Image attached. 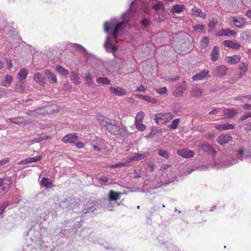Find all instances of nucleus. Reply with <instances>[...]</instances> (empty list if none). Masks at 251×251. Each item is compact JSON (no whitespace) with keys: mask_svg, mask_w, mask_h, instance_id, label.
Masks as SVG:
<instances>
[{"mask_svg":"<svg viewBox=\"0 0 251 251\" xmlns=\"http://www.w3.org/2000/svg\"><path fill=\"white\" fill-rule=\"evenodd\" d=\"M139 1H133L130 5V9L122 15V22H120L116 18H112L110 21H107L104 25V31L108 34L106 40L104 43V48L108 52H112L117 50V47L112 44L111 37L113 36L115 42H117L119 31L122 30L126 25L128 20L131 18L135 12L134 6L136 5Z\"/></svg>","mask_w":251,"mask_h":251,"instance_id":"obj_1","label":"nucleus"},{"mask_svg":"<svg viewBox=\"0 0 251 251\" xmlns=\"http://www.w3.org/2000/svg\"><path fill=\"white\" fill-rule=\"evenodd\" d=\"M97 119L100 124L104 126L109 132L114 135H123L127 133L126 127L123 125L120 126L115 120H112L102 115L97 116Z\"/></svg>","mask_w":251,"mask_h":251,"instance_id":"obj_2","label":"nucleus"},{"mask_svg":"<svg viewBox=\"0 0 251 251\" xmlns=\"http://www.w3.org/2000/svg\"><path fill=\"white\" fill-rule=\"evenodd\" d=\"M250 150H245L244 147H240L236 151V157L226 160L225 162H221L222 166L229 167L233 165L238 164L240 161L244 160L248 161Z\"/></svg>","mask_w":251,"mask_h":251,"instance_id":"obj_3","label":"nucleus"},{"mask_svg":"<svg viewBox=\"0 0 251 251\" xmlns=\"http://www.w3.org/2000/svg\"><path fill=\"white\" fill-rule=\"evenodd\" d=\"M155 121L158 124H163L173 118V116L171 113L168 112L165 113H158L155 115Z\"/></svg>","mask_w":251,"mask_h":251,"instance_id":"obj_4","label":"nucleus"},{"mask_svg":"<svg viewBox=\"0 0 251 251\" xmlns=\"http://www.w3.org/2000/svg\"><path fill=\"white\" fill-rule=\"evenodd\" d=\"M27 235H30L29 240H31V243L28 244L29 246L31 245V247L36 248V244L40 243V234L39 232L30 229L28 232Z\"/></svg>","mask_w":251,"mask_h":251,"instance_id":"obj_5","label":"nucleus"},{"mask_svg":"<svg viewBox=\"0 0 251 251\" xmlns=\"http://www.w3.org/2000/svg\"><path fill=\"white\" fill-rule=\"evenodd\" d=\"M228 23L232 27L241 28L246 23V20L244 17L234 16L228 18Z\"/></svg>","mask_w":251,"mask_h":251,"instance_id":"obj_6","label":"nucleus"},{"mask_svg":"<svg viewBox=\"0 0 251 251\" xmlns=\"http://www.w3.org/2000/svg\"><path fill=\"white\" fill-rule=\"evenodd\" d=\"M145 117V113L143 111H140L137 113L135 117L134 125L136 128L143 131L146 128V126L143 124V120Z\"/></svg>","mask_w":251,"mask_h":251,"instance_id":"obj_7","label":"nucleus"},{"mask_svg":"<svg viewBox=\"0 0 251 251\" xmlns=\"http://www.w3.org/2000/svg\"><path fill=\"white\" fill-rule=\"evenodd\" d=\"M227 68L224 65H219L212 71L213 75L221 77L226 75Z\"/></svg>","mask_w":251,"mask_h":251,"instance_id":"obj_8","label":"nucleus"},{"mask_svg":"<svg viewBox=\"0 0 251 251\" xmlns=\"http://www.w3.org/2000/svg\"><path fill=\"white\" fill-rule=\"evenodd\" d=\"M210 77L209 71L207 70H203L199 73L196 74L192 77L193 81L201 80Z\"/></svg>","mask_w":251,"mask_h":251,"instance_id":"obj_9","label":"nucleus"},{"mask_svg":"<svg viewBox=\"0 0 251 251\" xmlns=\"http://www.w3.org/2000/svg\"><path fill=\"white\" fill-rule=\"evenodd\" d=\"M78 140V136L76 133L68 134L64 136L62 141L65 143L74 144Z\"/></svg>","mask_w":251,"mask_h":251,"instance_id":"obj_10","label":"nucleus"},{"mask_svg":"<svg viewBox=\"0 0 251 251\" xmlns=\"http://www.w3.org/2000/svg\"><path fill=\"white\" fill-rule=\"evenodd\" d=\"M222 113L225 118L231 119L237 114V111L234 108H222Z\"/></svg>","mask_w":251,"mask_h":251,"instance_id":"obj_11","label":"nucleus"},{"mask_svg":"<svg viewBox=\"0 0 251 251\" xmlns=\"http://www.w3.org/2000/svg\"><path fill=\"white\" fill-rule=\"evenodd\" d=\"M201 148L202 151L206 152L208 154L214 155L215 154L216 151L214 147L208 143H203L201 145Z\"/></svg>","mask_w":251,"mask_h":251,"instance_id":"obj_12","label":"nucleus"},{"mask_svg":"<svg viewBox=\"0 0 251 251\" xmlns=\"http://www.w3.org/2000/svg\"><path fill=\"white\" fill-rule=\"evenodd\" d=\"M177 154L183 158H191L194 156V152L188 149H182L177 151Z\"/></svg>","mask_w":251,"mask_h":251,"instance_id":"obj_13","label":"nucleus"},{"mask_svg":"<svg viewBox=\"0 0 251 251\" xmlns=\"http://www.w3.org/2000/svg\"><path fill=\"white\" fill-rule=\"evenodd\" d=\"M110 92L118 96H123L126 94V90L120 87L111 86L109 88Z\"/></svg>","mask_w":251,"mask_h":251,"instance_id":"obj_14","label":"nucleus"},{"mask_svg":"<svg viewBox=\"0 0 251 251\" xmlns=\"http://www.w3.org/2000/svg\"><path fill=\"white\" fill-rule=\"evenodd\" d=\"M2 181L3 182L1 189L4 193H6L11 187L12 184V178L9 176L6 177L4 179H2Z\"/></svg>","mask_w":251,"mask_h":251,"instance_id":"obj_15","label":"nucleus"},{"mask_svg":"<svg viewBox=\"0 0 251 251\" xmlns=\"http://www.w3.org/2000/svg\"><path fill=\"white\" fill-rule=\"evenodd\" d=\"M232 140V137L231 135L229 134H223L218 137L217 142L219 144L223 145L230 141H231Z\"/></svg>","mask_w":251,"mask_h":251,"instance_id":"obj_16","label":"nucleus"},{"mask_svg":"<svg viewBox=\"0 0 251 251\" xmlns=\"http://www.w3.org/2000/svg\"><path fill=\"white\" fill-rule=\"evenodd\" d=\"M185 8V6L183 4H175L172 6L170 11L172 14H180Z\"/></svg>","mask_w":251,"mask_h":251,"instance_id":"obj_17","label":"nucleus"},{"mask_svg":"<svg viewBox=\"0 0 251 251\" xmlns=\"http://www.w3.org/2000/svg\"><path fill=\"white\" fill-rule=\"evenodd\" d=\"M224 46L232 49L238 50L241 47V45L235 41L225 40L223 42Z\"/></svg>","mask_w":251,"mask_h":251,"instance_id":"obj_18","label":"nucleus"},{"mask_svg":"<svg viewBox=\"0 0 251 251\" xmlns=\"http://www.w3.org/2000/svg\"><path fill=\"white\" fill-rule=\"evenodd\" d=\"M13 81V77L10 75H6L3 76L2 79L1 80L0 84L2 86L4 87H9Z\"/></svg>","mask_w":251,"mask_h":251,"instance_id":"obj_19","label":"nucleus"},{"mask_svg":"<svg viewBox=\"0 0 251 251\" xmlns=\"http://www.w3.org/2000/svg\"><path fill=\"white\" fill-rule=\"evenodd\" d=\"M45 111L43 107H39L35 110H29L26 112V114L29 116L35 117L40 114H45Z\"/></svg>","mask_w":251,"mask_h":251,"instance_id":"obj_20","label":"nucleus"},{"mask_svg":"<svg viewBox=\"0 0 251 251\" xmlns=\"http://www.w3.org/2000/svg\"><path fill=\"white\" fill-rule=\"evenodd\" d=\"M215 128L217 130L221 131L234 129L235 126L233 124L225 123L223 124H217L215 126Z\"/></svg>","mask_w":251,"mask_h":251,"instance_id":"obj_21","label":"nucleus"},{"mask_svg":"<svg viewBox=\"0 0 251 251\" xmlns=\"http://www.w3.org/2000/svg\"><path fill=\"white\" fill-rule=\"evenodd\" d=\"M241 57L239 55H234L231 56H227L226 58V61L230 64H235L239 62Z\"/></svg>","mask_w":251,"mask_h":251,"instance_id":"obj_22","label":"nucleus"},{"mask_svg":"<svg viewBox=\"0 0 251 251\" xmlns=\"http://www.w3.org/2000/svg\"><path fill=\"white\" fill-rule=\"evenodd\" d=\"M235 34L236 32L230 29H223L217 32V35L231 36L235 35Z\"/></svg>","mask_w":251,"mask_h":251,"instance_id":"obj_23","label":"nucleus"},{"mask_svg":"<svg viewBox=\"0 0 251 251\" xmlns=\"http://www.w3.org/2000/svg\"><path fill=\"white\" fill-rule=\"evenodd\" d=\"M211 58L212 61L215 62L219 58V49L217 46L213 47L210 53Z\"/></svg>","mask_w":251,"mask_h":251,"instance_id":"obj_24","label":"nucleus"},{"mask_svg":"<svg viewBox=\"0 0 251 251\" xmlns=\"http://www.w3.org/2000/svg\"><path fill=\"white\" fill-rule=\"evenodd\" d=\"M27 74V71L25 69H21L18 74V79L19 81L22 83H24Z\"/></svg>","mask_w":251,"mask_h":251,"instance_id":"obj_25","label":"nucleus"},{"mask_svg":"<svg viewBox=\"0 0 251 251\" xmlns=\"http://www.w3.org/2000/svg\"><path fill=\"white\" fill-rule=\"evenodd\" d=\"M146 154L145 153H135L132 157H129L127 159L128 162H131L133 161H139L145 158Z\"/></svg>","mask_w":251,"mask_h":251,"instance_id":"obj_26","label":"nucleus"},{"mask_svg":"<svg viewBox=\"0 0 251 251\" xmlns=\"http://www.w3.org/2000/svg\"><path fill=\"white\" fill-rule=\"evenodd\" d=\"M186 89V84L184 81L182 82L180 85L176 89L175 91V95L178 97L181 95Z\"/></svg>","mask_w":251,"mask_h":251,"instance_id":"obj_27","label":"nucleus"},{"mask_svg":"<svg viewBox=\"0 0 251 251\" xmlns=\"http://www.w3.org/2000/svg\"><path fill=\"white\" fill-rule=\"evenodd\" d=\"M192 14L195 17H200L202 19H205L206 17L205 14L200 9L196 7L192 9Z\"/></svg>","mask_w":251,"mask_h":251,"instance_id":"obj_28","label":"nucleus"},{"mask_svg":"<svg viewBox=\"0 0 251 251\" xmlns=\"http://www.w3.org/2000/svg\"><path fill=\"white\" fill-rule=\"evenodd\" d=\"M34 80L38 82L41 86H44L45 82L44 80V77L39 73H36L33 76Z\"/></svg>","mask_w":251,"mask_h":251,"instance_id":"obj_29","label":"nucleus"},{"mask_svg":"<svg viewBox=\"0 0 251 251\" xmlns=\"http://www.w3.org/2000/svg\"><path fill=\"white\" fill-rule=\"evenodd\" d=\"M191 94L193 97H199L202 94V90L198 86H194L191 91Z\"/></svg>","mask_w":251,"mask_h":251,"instance_id":"obj_30","label":"nucleus"},{"mask_svg":"<svg viewBox=\"0 0 251 251\" xmlns=\"http://www.w3.org/2000/svg\"><path fill=\"white\" fill-rule=\"evenodd\" d=\"M8 121H9L12 123L17 125L25 124L26 123L24 118L22 117L10 118L8 119Z\"/></svg>","mask_w":251,"mask_h":251,"instance_id":"obj_31","label":"nucleus"},{"mask_svg":"<svg viewBox=\"0 0 251 251\" xmlns=\"http://www.w3.org/2000/svg\"><path fill=\"white\" fill-rule=\"evenodd\" d=\"M248 63L246 62H242L241 63L239 66V69L241 71V72L239 73V77H241L242 75H244L245 73L248 70Z\"/></svg>","mask_w":251,"mask_h":251,"instance_id":"obj_32","label":"nucleus"},{"mask_svg":"<svg viewBox=\"0 0 251 251\" xmlns=\"http://www.w3.org/2000/svg\"><path fill=\"white\" fill-rule=\"evenodd\" d=\"M84 80L86 83L90 87H94L95 84L93 80V77L90 73L85 75Z\"/></svg>","mask_w":251,"mask_h":251,"instance_id":"obj_33","label":"nucleus"},{"mask_svg":"<svg viewBox=\"0 0 251 251\" xmlns=\"http://www.w3.org/2000/svg\"><path fill=\"white\" fill-rule=\"evenodd\" d=\"M45 74L49 79H50L53 83L57 82V78L56 75L49 70L45 71Z\"/></svg>","mask_w":251,"mask_h":251,"instance_id":"obj_34","label":"nucleus"},{"mask_svg":"<svg viewBox=\"0 0 251 251\" xmlns=\"http://www.w3.org/2000/svg\"><path fill=\"white\" fill-rule=\"evenodd\" d=\"M41 184L47 188H50L53 186L52 183L49 180L48 178L43 177L41 181Z\"/></svg>","mask_w":251,"mask_h":251,"instance_id":"obj_35","label":"nucleus"},{"mask_svg":"<svg viewBox=\"0 0 251 251\" xmlns=\"http://www.w3.org/2000/svg\"><path fill=\"white\" fill-rule=\"evenodd\" d=\"M121 193L116 192L113 190H111L109 194V199L110 201H117L120 199V195Z\"/></svg>","mask_w":251,"mask_h":251,"instance_id":"obj_36","label":"nucleus"},{"mask_svg":"<svg viewBox=\"0 0 251 251\" xmlns=\"http://www.w3.org/2000/svg\"><path fill=\"white\" fill-rule=\"evenodd\" d=\"M71 78L73 82L75 84H79L80 83L79 80L80 78L77 75V74L75 72L73 71L71 73Z\"/></svg>","mask_w":251,"mask_h":251,"instance_id":"obj_37","label":"nucleus"},{"mask_svg":"<svg viewBox=\"0 0 251 251\" xmlns=\"http://www.w3.org/2000/svg\"><path fill=\"white\" fill-rule=\"evenodd\" d=\"M209 39L207 37H203L201 41V49L206 48L209 44Z\"/></svg>","mask_w":251,"mask_h":251,"instance_id":"obj_38","label":"nucleus"},{"mask_svg":"<svg viewBox=\"0 0 251 251\" xmlns=\"http://www.w3.org/2000/svg\"><path fill=\"white\" fill-rule=\"evenodd\" d=\"M152 9L156 11L159 10H164L165 9V6L162 2L158 1L156 4L152 6Z\"/></svg>","mask_w":251,"mask_h":251,"instance_id":"obj_39","label":"nucleus"},{"mask_svg":"<svg viewBox=\"0 0 251 251\" xmlns=\"http://www.w3.org/2000/svg\"><path fill=\"white\" fill-rule=\"evenodd\" d=\"M56 70L62 75H67L69 74V71L60 65H58L56 67Z\"/></svg>","mask_w":251,"mask_h":251,"instance_id":"obj_40","label":"nucleus"},{"mask_svg":"<svg viewBox=\"0 0 251 251\" xmlns=\"http://www.w3.org/2000/svg\"><path fill=\"white\" fill-rule=\"evenodd\" d=\"M97 82L102 84L108 85L110 84V81L107 77H100L97 79Z\"/></svg>","mask_w":251,"mask_h":251,"instance_id":"obj_41","label":"nucleus"},{"mask_svg":"<svg viewBox=\"0 0 251 251\" xmlns=\"http://www.w3.org/2000/svg\"><path fill=\"white\" fill-rule=\"evenodd\" d=\"M128 166V162H121L118 163L113 165H109L107 167L110 168H116L118 167H121L123 166Z\"/></svg>","mask_w":251,"mask_h":251,"instance_id":"obj_42","label":"nucleus"},{"mask_svg":"<svg viewBox=\"0 0 251 251\" xmlns=\"http://www.w3.org/2000/svg\"><path fill=\"white\" fill-rule=\"evenodd\" d=\"M179 119H176L172 122L171 124L169 126V127L173 129H176L179 125Z\"/></svg>","mask_w":251,"mask_h":251,"instance_id":"obj_43","label":"nucleus"},{"mask_svg":"<svg viewBox=\"0 0 251 251\" xmlns=\"http://www.w3.org/2000/svg\"><path fill=\"white\" fill-rule=\"evenodd\" d=\"M9 202L6 201L0 204V215L5 211V209L9 206Z\"/></svg>","mask_w":251,"mask_h":251,"instance_id":"obj_44","label":"nucleus"},{"mask_svg":"<svg viewBox=\"0 0 251 251\" xmlns=\"http://www.w3.org/2000/svg\"><path fill=\"white\" fill-rule=\"evenodd\" d=\"M158 154L165 158H168L169 157V154L168 151H164L162 149H160L158 151Z\"/></svg>","mask_w":251,"mask_h":251,"instance_id":"obj_45","label":"nucleus"},{"mask_svg":"<svg viewBox=\"0 0 251 251\" xmlns=\"http://www.w3.org/2000/svg\"><path fill=\"white\" fill-rule=\"evenodd\" d=\"M144 100L151 103L155 104L157 103L156 99L148 95H146Z\"/></svg>","mask_w":251,"mask_h":251,"instance_id":"obj_46","label":"nucleus"},{"mask_svg":"<svg viewBox=\"0 0 251 251\" xmlns=\"http://www.w3.org/2000/svg\"><path fill=\"white\" fill-rule=\"evenodd\" d=\"M42 159L41 156H37L33 157L27 158L28 163H31L33 162H37L40 161Z\"/></svg>","mask_w":251,"mask_h":251,"instance_id":"obj_47","label":"nucleus"},{"mask_svg":"<svg viewBox=\"0 0 251 251\" xmlns=\"http://www.w3.org/2000/svg\"><path fill=\"white\" fill-rule=\"evenodd\" d=\"M151 24V21L150 19L144 18L141 21V24L144 27H147L149 26Z\"/></svg>","mask_w":251,"mask_h":251,"instance_id":"obj_48","label":"nucleus"},{"mask_svg":"<svg viewBox=\"0 0 251 251\" xmlns=\"http://www.w3.org/2000/svg\"><path fill=\"white\" fill-rule=\"evenodd\" d=\"M251 117V112H248L243 114L240 118V121L245 120L247 118Z\"/></svg>","mask_w":251,"mask_h":251,"instance_id":"obj_49","label":"nucleus"},{"mask_svg":"<svg viewBox=\"0 0 251 251\" xmlns=\"http://www.w3.org/2000/svg\"><path fill=\"white\" fill-rule=\"evenodd\" d=\"M157 93L160 94H165L167 92V89L165 87H161L156 89Z\"/></svg>","mask_w":251,"mask_h":251,"instance_id":"obj_50","label":"nucleus"},{"mask_svg":"<svg viewBox=\"0 0 251 251\" xmlns=\"http://www.w3.org/2000/svg\"><path fill=\"white\" fill-rule=\"evenodd\" d=\"M98 179L101 183H106L108 181V178L106 176H102L100 177H98Z\"/></svg>","mask_w":251,"mask_h":251,"instance_id":"obj_51","label":"nucleus"},{"mask_svg":"<svg viewBox=\"0 0 251 251\" xmlns=\"http://www.w3.org/2000/svg\"><path fill=\"white\" fill-rule=\"evenodd\" d=\"M194 29L197 31H204V26L203 25L198 24L194 26Z\"/></svg>","mask_w":251,"mask_h":251,"instance_id":"obj_52","label":"nucleus"},{"mask_svg":"<svg viewBox=\"0 0 251 251\" xmlns=\"http://www.w3.org/2000/svg\"><path fill=\"white\" fill-rule=\"evenodd\" d=\"M73 46L74 48H75L76 49L79 50H80L83 51L84 52H86V50L82 47L81 45L78 44H73Z\"/></svg>","mask_w":251,"mask_h":251,"instance_id":"obj_53","label":"nucleus"},{"mask_svg":"<svg viewBox=\"0 0 251 251\" xmlns=\"http://www.w3.org/2000/svg\"><path fill=\"white\" fill-rule=\"evenodd\" d=\"M147 89L143 85H141L139 87H138L135 90V92H145Z\"/></svg>","mask_w":251,"mask_h":251,"instance_id":"obj_54","label":"nucleus"},{"mask_svg":"<svg viewBox=\"0 0 251 251\" xmlns=\"http://www.w3.org/2000/svg\"><path fill=\"white\" fill-rule=\"evenodd\" d=\"M221 110L222 111V109L221 108H215L212 110L210 112L209 114L210 115H215L218 112H219Z\"/></svg>","mask_w":251,"mask_h":251,"instance_id":"obj_55","label":"nucleus"},{"mask_svg":"<svg viewBox=\"0 0 251 251\" xmlns=\"http://www.w3.org/2000/svg\"><path fill=\"white\" fill-rule=\"evenodd\" d=\"M216 26V22H215L214 20L210 21L208 24V26L211 29L214 28Z\"/></svg>","mask_w":251,"mask_h":251,"instance_id":"obj_56","label":"nucleus"},{"mask_svg":"<svg viewBox=\"0 0 251 251\" xmlns=\"http://www.w3.org/2000/svg\"><path fill=\"white\" fill-rule=\"evenodd\" d=\"M9 161V159L8 158H6L4 159L0 160V167L7 163Z\"/></svg>","mask_w":251,"mask_h":251,"instance_id":"obj_57","label":"nucleus"},{"mask_svg":"<svg viewBox=\"0 0 251 251\" xmlns=\"http://www.w3.org/2000/svg\"><path fill=\"white\" fill-rule=\"evenodd\" d=\"M21 200H22V198L21 197H14L13 199V201L14 203H18L21 201Z\"/></svg>","mask_w":251,"mask_h":251,"instance_id":"obj_58","label":"nucleus"},{"mask_svg":"<svg viewBox=\"0 0 251 251\" xmlns=\"http://www.w3.org/2000/svg\"><path fill=\"white\" fill-rule=\"evenodd\" d=\"M6 63L9 69H11L12 67V61L10 59L8 60L6 59Z\"/></svg>","mask_w":251,"mask_h":251,"instance_id":"obj_59","label":"nucleus"},{"mask_svg":"<svg viewBox=\"0 0 251 251\" xmlns=\"http://www.w3.org/2000/svg\"><path fill=\"white\" fill-rule=\"evenodd\" d=\"M75 143H76V145H75L79 149L82 148L84 147V144L82 142H78Z\"/></svg>","mask_w":251,"mask_h":251,"instance_id":"obj_60","label":"nucleus"},{"mask_svg":"<svg viewBox=\"0 0 251 251\" xmlns=\"http://www.w3.org/2000/svg\"><path fill=\"white\" fill-rule=\"evenodd\" d=\"M169 167V165L168 164H163L160 168L161 170L162 171H164L165 170L168 168Z\"/></svg>","mask_w":251,"mask_h":251,"instance_id":"obj_61","label":"nucleus"},{"mask_svg":"<svg viewBox=\"0 0 251 251\" xmlns=\"http://www.w3.org/2000/svg\"><path fill=\"white\" fill-rule=\"evenodd\" d=\"M243 107L246 109H251V105L249 104H246L243 105Z\"/></svg>","mask_w":251,"mask_h":251,"instance_id":"obj_62","label":"nucleus"},{"mask_svg":"<svg viewBox=\"0 0 251 251\" xmlns=\"http://www.w3.org/2000/svg\"><path fill=\"white\" fill-rule=\"evenodd\" d=\"M246 15L250 19H251V9L247 11Z\"/></svg>","mask_w":251,"mask_h":251,"instance_id":"obj_63","label":"nucleus"},{"mask_svg":"<svg viewBox=\"0 0 251 251\" xmlns=\"http://www.w3.org/2000/svg\"><path fill=\"white\" fill-rule=\"evenodd\" d=\"M27 161H28L27 158H26L25 160H22V161H20L18 163V164L19 165H22V164H27L28 163Z\"/></svg>","mask_w":251,"mask_h":251,"instance_id":"obj_64","label":"nucleus"}]
</instances>
